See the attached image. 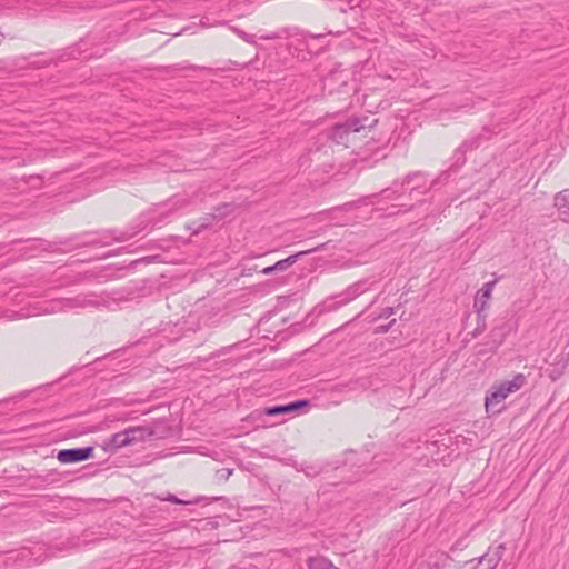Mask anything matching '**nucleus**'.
I'll use <instances>...</instances> for the list:
<instances>
[{
	"label": "nucleus",
	"mask_w": 569,
	"mask_h": 569,
	"mask_svg": "<svg viewBox=\"0 0 569 569\" xmlns=\"http://www.w3.org/2000/svg\"><path fill=\"white\" fill-rule=\"evenodd\" d=\"M391 315H393V308L391 307H387L382 310L380 317L382 318H387V317H390Z\"/></svg>",
	"instance_id": "obj_23"
},
{
	"label": "nucleus",
	"mask_w": 569,
	"mask_h": 569,
	"mask_svg": "<svg viewBox=\"0 0 569 569\" xmlns=\"http://www.w3.org/2000/svg\"><path fill=\"white\" fill-rule=\"evenodd\" d=\"M482 136H473L466 139L460 147L456 150L457 154H465L467 151L477 149L481 144Z\"/></svg>",
	"instance_id": "obj_12"
},
{
	"label": "nucleus",
	"mask_w": 569,
	"mask_h": 569,
	"mask_svg": "<svg viewBox=\"0 0 569 569\" xmlns=\"http://www.w3.org/2000/svg\"><path fill=\"white\" fill-rule=\"evenodd\" d=\"M143 437V429L141 427H130L123 431L112 435L104 443V450L113 451L122 447L129 446Z\"/></svg>",
	"instance_id": "obj_2"
},
{
	"label": "nucleus",
	"mask_w": 569,
	"mask_h": 569,
	"mask_svg": "<svg viewBox=\"0 0 569 569\" xmlns=\"http://www.w3.org/2000/svg\"><path fill=\"white\" fill-rule=\"evenodd\" d=\"M368 290L367 281H359L348 287L339 297L341 303H347L356 299L358 296Z\"/></svg>",
	"instance_id": "obj_9"
},
{
	"label": "nucleus",
	"mask_w": 569,
	"mask_h": 569,
	"mask_svg": "<svg viewBox=\"0 0 569 569\" xmlns=\"http://www.w3.org/2000/svg\"><path fill=\"white\" fill-rule=\"evenodd\" d=\"M526 383V377L523 373H517L512 380L503 381L498 386H493L487 393L485 399V407L487 412L498 413L501 409H495V407L501 403L510 393L518 391Z\"/></svg>",
	"instance_id": "obj_1"
},
{
	"label": "nucleus",
	"mask_w": 569,
	"mask_h": 569,
	"mask_svg": "<svg viewBox=\"0 0 569 569\" xmlns=\"http://www.w3.org/2000/svg\"><path fill=\"white\" fill-rule=\"evenodd\" d=\"M278 270H284V269H283V267H282L281 261L276 262L273 266L266 267V268L262 270V273H263V274H270V273H272L273 271H278Z\"/></svg>",
	"instance_id": "obj_18"
},
{
	"label": "nucleus",
	"mask_w": 569,
	"mask_h": 569,
	"mask_svg": "<svg viewBox=\"0 0 569 569\" xmlns=\"http://www.w3.org/2000/svg\"><path fill=\"white\" fill-rule=\"evenodd\" d=\"M94 302L88 299L86 295H79L71 298H61L57 300H52L50 302V312H63L74 309L87 308L93 306Z\"/></svg>",
	"instance_id": "obj_4"
},
{
	"label": "nucleus",
	"mask_w": 569,
	"mask_h": 569,
	"mask_svg": "<svg viewBox=\"0 0 569 569\" xmlns=\"http://www.w3.org/2000/svg\"><path fill=\"white\" fill-rule=\"evenodd\" d=\"M293 402L297 405V409L308 405L307 400H298V401H293Z\"/></svg>",
	"instance_id": "obj_26"
},
{
	"label": "nucleus",
	"mask_w": 569,
	"mask_h": 569,
	"mask_svg": "<svg viewBox=\"0 0 569 569\" xmlns=\"http://www.w3.org/2000/svg\"><path fill=\"white\" fill-rule=\"evenodd\" d=\"M388 192H389V189H385V190L382 191V193H385V194H386V193H388Z\"/></svg>",
	"instance_id": "obj_30"
},
{
	"label": "nucleus",
	"mask_w": 569,
	"mask_h": 569,
	"mask_svg": "<svg viewBox=\"0 0 569 569\" xmlns=\"http://www.w3.org/2000/svg\"><path fill=\"white\" fill-rule=\"evenodd\" d=\"M190 203V200L186 196H174L170 200L171 209L178 210L187 207Z\"/></svg>",
	"instance_id": "obj_15"
},
{
	"label": "nucleus",
	"mask_w": 569,
	"mask_h": 569,
	"mask_svg": "<svg viewBox=\"0 0 569 569\" xmlns=\"http://www.w3.org/2000/svg\"><path fill=\"white\" fill-rule=\"evenodd\" d=\"M478 316V326H477V331H483L486 329V313L482 312L481 316L477 315Z\"/></svg>",
	"instance_id": "obj_21"
},
{
	"label": "nucleus",
	"mask_w": 569,
	"mask_h": 569,
	"mask_svg": "<svg viewBox=\"0 0 569 569\" xmlns=\"http://www.w3.org/2000/svg\"><path fill=\"white\" fill-rule=\"evenodd\" d=\"M286 408H287L288 412H291V411L297 410V405L295 402H291L289 405H286Z\"/></svg>",
	"instance_id": "obj_25"
},
{
	"label": "nucleus",
	"mask_w": 569,
	"mask_h": 569,
	"mask_svg": "<svg viewBox=\"0 0 569 569\" xmlns=\"http://www.w3.org/2000/svg\"><path fill=\"white\" fill-rule=\"evenodd\" d=\"M159 499L163 500V501H170V502L177 503V505H187V503H189L188 501L181 500V499L177 498L174 495H171V493H169L167 497L159 498Z\"/></svg>",
	"instance_id": "obj_19"
},
{
	"label": "nucleus",
	"mask_w": 569,
	"mask_h": 569,
	"mask_svg": "<svg viewBox=\"0 0 569 569\" xmlns=\"http://www.w3.org/2000/svg\"><path fill=\"white\" fill-rule=\"evenodd\" d=\"M553 207L556 208L558 218L569 223V189H565L553 197Z\"/></svg>",
	"instance_id": "obj_8"
},
{
	"label": "nucleus",
	"mask_w": 569,
	"mask_h": 569,
	"mask_svg": "<svg viewBox=\"0 0 569 569\" xmlns=\"http://www.w3.org/2000/svg\"><path fill=\"white\" fill-rule=\"evenodd\" d=\"M244 41L249 42V43H253L254 42V39H253V36H249L244 31H241V30H238V29H233Z\"/></svg>",
	"instance_id": "obj_22"
},
{
	"label": "nucleus",
	"mask_w": 569,
	"mask_h": 569,
	"mask_svg": "<svg viewBox=\"0 0 569 569\" xmlns=\"http://www.w3.org/2000/svg\"><path fill=\"white\" fill-rule=\"evenodd\" d=\"M307 567L308 569H339L331 560L322 556L308 558Z\"/></svg>",
	"instance_id": "obj_11"
},
{
	"label": "nucleus",
	"mask_w": 569,
	"mask_h": 569,
	"mask_svg": "<svg viewBox=\"0 0 569 569\" xmlns=\"http://www.w3.org/2000/svg\"><path fill=\"white\" fill-rule=\"evenodd\" d=\"M497 283V280L486 282L481 289L477 292L475 298L473 308L477 315L481 316L482 312L488 308V301L491 298L492 290Z\"/></svg>",
	"instance_id": "obj_7"
},
{
	"label": "nucleus",
	"mask_w": 569,
	"mask_h": 569,
	"mask_svg": "<svg viewBox=\"0 0 569 569\" xmlns=\"http://www.w3.org/2000/svg\"><path fill=\"white\" fill-rule=\"evenodd\" d=\"M348 132H359L365 128V124L361 123L360 119L351 118L345 121Z\"/></svg>",
	"instance_id": "obj_16"
},
{
	"label": "nucleus",
	"mask_w": 569,
	"mask_h": 569,
	"mask_svg": "<svg viewBox=\"0 0 569 569\" xmlns=\"http://www.w3.org/2000/svg\"><path fill=\"white\" fill-rule=\"evenodd\" d=\"M453 568L452 558L445 551L432 550L425 553V559L418 562L416 569H451Z\"/></svg>",
	"instance_id": "obj_3"
},
{
	"label": "nucleus",
	"mask_w": 569,
	"mask_h": 569,
	"mask_svg": "<svg viewBox=\"0 0 569 569\" xmlns=\"http://www.w3.org/2000/svg\"><path fill=\"white\" fill-rule=\"evenodd\" d=\"M317 250H318V248H312V249L303 250V251L297 252L295 254H291L288 258L283 259V260H280V261L282 263L283 269H287L288 267L292 266L298 260L299 257H301L303 254H308V253L315 252Z\"/></svg>",
	"instance_id": "obj_13"
},
{
	"label": "nucleus",
	"mask_w": 569,
	"mask_h": 569,
	"mask_svg": "<svg viewBox=\"0 0 569 569\" xmlns=\"http://www.w3.org/2000/svg\"><path fill=\"white\" fill-rule=\"evenodd\" d=\"M93 456V447L62 449L58 452L57 459L61 463H76L90 459Z\"/></svg>",
	"instance_id": "obj_5"
},
{
	"label": "nucleus",
	"mask_w": 569,
	"mask_h": 569,
	"mask_svg": "<svg viewBox=\"0 0 569 569\" xmlns=\"http://www.w3.org/2000/svg\"><path fill=\"white\" fill-rule=\"evenodd\" d=\"M393 322H395V320H392L388 326H383V327H381V331H382V332H386V331L390 328V326H391Z\"/></svg>",
	"instance_id": "obj_27"
},
{
	"label": "nucleus",
	"mask_w": 569,
	"mask_h": 569,
	"mask_svg": "<svg viewBox=\"0 0 569 569\" xmlns=\"http://www.w3.org/2000/svg\"><path fill=\"white\" fill-rule=\"evenodd\" d=\"M8 560L12 561L18 567H30L36 563V560L32 558L31 552L28 549L12 552L8 557Z\"/></svg>",
	"instance_id": "obj_10"
},
{
	"label": "nucleus",
	"mask_w": 569,
	"mask_h": 569,
	"mask_svg": "<svg viewBox=\"0 0 569 569\" xmlns=\"http://www.w3.org/2000/svg\"><path fill=\"white\" fill-rule=\"evenodd\" d=\"M3 39H4V34L0 31V44L2 43Z\"/></svg>",
	"instance_id": "obj_29"
},
{
	"label": "nucleus",
	"mask_w": 569,
	"mask_h": 569,
	"mask_svg": "<svg viewBox=\"0 0 569 569\" xmlns=\"http://www.w3.org/2000/svg\"><path fill=\"white\" fill-rule=\"evenodd\" d=\"M264 412L268 416H276V415H280V413H287L288 411H287L286 405H283V406H273V407L266 408Z\"/></svg>",
	"instance_id": "obj_17"
},
{
	"label": "nucleus",
	"mask_w": 569,
	"mask_h": 569,
	"mask_svg": "<svg viewBox=\"0 0 569 569\" xmlns=\"http://www.w3.org/2000/svg\"><path fill=\"white\" fill-rule=\"evenodd\" d=\"M506 547L503 543H500L495 548H489V550L479 558V561L473 569H495L502 559Z\"/></svg>",
	"instance_id": "obj_6"
},
{
	"label": "nucleus",
	"mask_w": 569,
	"mask_h": 569,
	"mask_svg": "<svg viewBox=\"0 0 569 569\" xmlns=\"http://www.w3.org/2000/svg\"><path fill=\"white\" fill-rule=\"evenodd\" d=\"M224 471H226V478H228L231 475V472H232L230 469H227Z\"/></svg>",
	"instance_id": "obj_28"
},
{
	"label": "nucleus",
	"mask_w": 569,
	"mask_h": 569,
	"mask_svg": "<svg viewBox=\"0 0 569 569\" xmlns=\"http://www.w3.org/2000/svg\"><path fill=\"white\" fill-rule=\"evenodd\" d=\"M278 38H280V36L278 33L261 36V39H268V40L278 39Z\"/></svg>",
	"instance_id": "obj_24"
},
{
	"label": "nucleus",
	"mask_w": 569,
	"mask_h": 569,
	"mask_svg": "<svg viewBox=\"0 0 569 569\" xmlns=\"http://www.w3.org/2000/svg\"><path fill=\"white\" fill-rule=\"evenodd\" d=\"M350 132H348L347 130V127L343 123H339V124H336L332 129H331V138L333 140H336L337 142H339L340 140H342L347 134H349Z\"/></svg>",
	"instance_id": "obj_14"
},
{
	"label": "nucleus",
	"mask_w": 569,
	"mask_h": 569,
	"mask_svg": "<svg viewBox=\"0 0 569 569\" xmlns=\"http://www.w3.org/2000/svg\"><path fill=\"white\" fill-rule=\"evenodd\" d=\"M413 179H423V177L420 174V173H412V174H408L401 182V187H403L405 184H409Z\"/></svg>",
	"instance_id": "obj_20"
}]
</instances>
